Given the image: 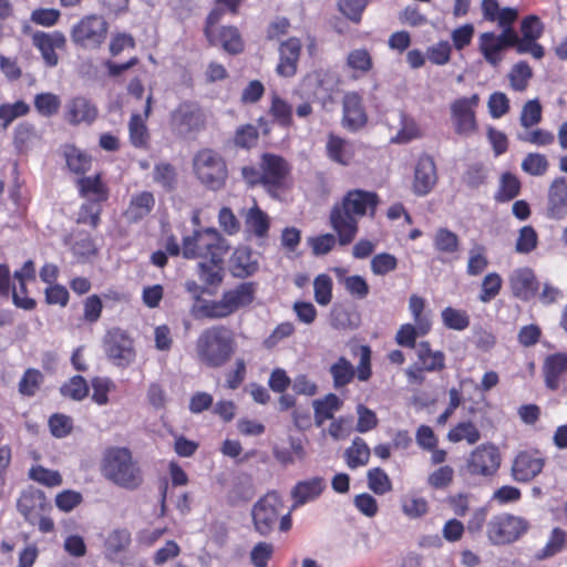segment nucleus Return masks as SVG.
Segmentation results:
<instances>
[{"mask_svg":"<svg viewBox=\"0 0 567 567\" xmlns=\"http://www.w3.org/2000/svg\"><path fill=\"white\" fill-rule=\"evenodd\" d=\"M333 386L340 389L349 384L355 377V369L344 357H340L329 369Z\"/></svg>","mask_w":567,"mask_h":567,"instance_id":"41","label":"nucleus"},{"mask_svg":"<svg viewBox=\"0 0 567 567\" xmlns=\"http://www.w3.org/2000/svg\"><path fill=\"white\" fill-rule=\"evenodd\" d=\"M43 505V495L41 492H25L22 493L18 499V511L24 518L31 523L38 514V508Z\"/></svg>","mask_w":567,"mask_h":567,"instance_id":"42","label":"nucleus"},{"mask_svg":"<svg viewBox=\"0 0 567 567\" xmlns=\"http://www.w3.org/2000/svg\"><path fill=\"white\" fill-rule=\"evenodd\" d=\"M223 260L224 257L219 259L208 258L199 261L198 275L200 280L209 286L219 285L224 278Z\"/></svg>","mask_w":567,"mask_h":567,"instance_id":"37","label":"nucleus"},{"mask_svg":"<svg viewBox=\"0 0 567 567\" xmlns=\"http://www.w3.org/2000/svg\"><path fill=\"white\" fill-rule=\"evenodd\" d=\"M508 287L512 296L523 302L534 299L540 287L535 271L529 267H518L508 275Z\"/></svg>","mask_w":567,"mask_h":567,"instance_id":"17","label":"nucleus"},{"mask_svg":"<svg viewBox=\"0 0 567 567\" xmlns=\"http://www.w3.org/2000/svg\"><path fill=\"white\" fill-rule=\"evenodd\" d=\"M446 437L452 443L466 441L467 444L474 445L481 440V432L472 421H462L447 432Z\"/></svg>","mask_w":567,"mask_h":567,"instance_id":"35","label":"nucleus"},{"mask_svg":"<svg viewBox=\"0 0 567 567\" xmlns=\"http://www.w3.org/2000/svg\"><path fill=\"white\" fill-rule=\"evenodd\" d=\"M488 266L485 247L477 245L470 250L466 272L470 276H480Z\"/></svg>","mask_w":567,"mask_h":567,"instance_id":"53","label":"nucleus"},{"mask_svg":"<svg viewBox=\"0 0 567 567\" xmlns=\"http://www.w3.org/2000/svg\"><path fill=\"white\" fill-rule=\"evenodd\" d=\"M328 156L341 165H348L353 157L352 145L338 136L330 135L327 142Z\"/></svg>","mask_w":567,"mask_h":567,"instance_id":"38","label":"nucleus"},{"mask_svg":"<svg viewBox=\"0 0 567 567\" xmlns=\"http://www.w3.org/2000/svg\"><path fill=\"white\" fill-rule=\"evenodd\" d=\"M78 185L81 196L87 202L101 205L109 197V189L101 181L100 175L82 177L78 181Z\"/></svg>","mask_w":567,"mask_h":567,"instance_id":"30","label":"nucleus"},{"mask_svg":"<svg viewBox=\"0 0 567 567\" xmlns=\"http://www.w3.org/2000/svg\"><path fill=\"white\" fill-rule=\"evenodd\" d=\"M107 35V22L102 16L89 14L74 23L70 30L71 41L84 50L101 47Z\"/></svg>","mask_w":567,"mask_h":567,"instance_id":"10","label":"nucleus"},{"mask_svg":"<svg viewBox=\"0 0 567 567\" xmlns=\"http://www.w3.org/2000/svg\"><path fill=\"white\" fill-rule=\"evenodd\" d=\"M154 205L155 198L151 192L144 190L138 194H134L123 214L124 218L128 223H137L150 215Z\"/></svg>","mask_w":567,"mask_h":567,"instance_id":"28","label":"nucleus"},{"mask_svg":"<svg viewBox=\"0 0 567 567\" xmlns=\"http://www.w3.org/2000/svg\"><path fill=\"white\" fill-rule=\"evenodd\" d=\"M153 179L166 190H171L176 184V172L169 163H158L153 171Z\"/></svg>","mask_w":567,"mask_h":567,"instance_id":"60","label":"nucleus"},{"mask_svg":"<svg viewBox=\"0 0 567 567\" xmlns=\"http://www.w3.org/2000/svg\"><path fill=\"white\" fill-rule=\"evenodd\" d=\"M168 124L176 137L192 138L205 128L206 116L197 102L186 100L171 111Z\"/></svg>","mask_w":567,"mask_h":567,"instance_id":"6","label":"nucleus"},{"mask_svg":"<svg viewBox=\"0 0 567 567\" xmlns=\"http://www.w3.org/2000/svg\"><path fill=\"white\" fill-rule=\"evenodd\" d=\"M506 48L502 44L494 32H483L478 38V50L485 61L496 68L503 60L502 52Z\"/></svg>","mask_w":567,"mask_h":567,"instance_id":"29","label":"nucleus"},{"mask_svg":"<svg viewBox=\"0 0 567 567\" xmlns=\"http://www.w3.org/2000/svg\"><path fill=\"white\" fill-rule=\"evenodd\" d=\"M519 142L536 146H548L555 142V135L550 131L540 127L526 128L516 134Z\"/></svg>","mask_w":567,"mask_h":567,"instance_id":"46","label":"nucleus"},{"mask_svg":"<svg viewBox=\"0 0 567 567\" xmlns=\"http://www.w3.org/2000/svg\"><path fill=\"white\" fill-rule=\"evenodd\" d=\"M437 182L436 166L430 155H421L414 169L413 190L419 196L427 195Z\"/></svg>","mask_w":567,"mask_h":567,"instance_id":"21","label":"nucleus"},{"mask_svg":"<svg viewBox=\"0 0 567 567\" xmlns=\"http://www.w3.org/2000/svg\"><path fill=\"white\" fill-rule=\"evenodd\" d=\"M233 274L244 278L252 275L258 269V262L247 247L237 248L231 256Z\"/></svg>","mask_w":567,"mask_h":567,"instance_id":"32","label":"nucleus"},{"mask_svg":"<svg viewBox=\"0 0 567 567\" xmlns=\"http://www.w3.org/2000/svg\"><path fill=\"white\" fill-rule=\"evenodd\" d=\"M567 374V352H556L545 358L543 375L549 390H557L561 379Z\"/></svg>","mask_w":567,"mask_h":567,"instance_id":"27","label":"nucleus"},{"mask_svg":"<svg viewBox=\"0 0 567 567\" xmlns=\"http://www.w3.org/2000/svg\"><path fill=\"white\" fill-rule=\"evenodd\" d=\"M327 484L323 477L315 476L299 481L291 489L292 506L296 509L307 503L316 501L324 491Z\"/></svg>","mask_w":567,"mask_h":567,"instance_id":"24","label":"nucleus"},{"mask_svg":"<svg viewBox=\"0 0 567 567\" xmlns=\"http://www.w3.org/2000/svg\"><path fill=\"white\" fill-rule=\"evenodd\" d=\"M409 310L414 324L419 327L421 336H426L432 329V320L430 312H425V299L417 295H412L409 300Z\"/></svg>","mask_w":567,"mask_h":567,"instance_id":"34","label":"nucleus"},{"mask_svg":"<svg viewBox=\"0 0 567 567\" xmlns=\"http://www.w3.org/2000/svg\"><path fill=\"white\" fill-rule=\"evenodd\" d=\"M152 112V94L146 99L143 114L133 113L128 121V137L131 144L136 148H147L151 134L146 121Z\"/></svg>","mask_w":567,"mask_h":567,"instance_id":"23","label":"nucleus"},{"mask_svg":"<svg viewBox=\"0 0 567 567\" xmlns=\"http://www.w3.org/2000/svg\"><path fill=\"white\" fill-rule=\"evenodd\" d=\"M235 350L234 333L223 324L204 329L196 340L197 359L209 368L225 365L231 359Z\"/></svg>","mask_w":567,"mask_h":567,"instance_id":"3","label":"nucleus"},{"mask_svg":"<svg viewBox=\"0 0 567 567\" xmlns=\"http://www.w3.org/2000/svg\"><path fill=\"white\" fill-rule=\"evenodd\" d=\"M315 410V423L321 426L324 421L333 419L336 412L342 406V401L333 393L327 394L323 399L312 402Z\"/></svg>","mask_w":567,"mask_h":567,"instance_id":"33","label":"nucleus"},{"mask_svg":"<svg viewBox=\"0 0 567 567\" xmlns=\"http://www.w3.org/2000/svg\"><path fill=\"white\" fill-rule=\"evenodd\" d=\"M131 543V534L126 529H116L110 533L105 540L107 555H117L124 551Z\"/></svg>","mask_w":567,"mask_h":567,"instance_id":"57","label":"nucleus"},{"mask_svg":"<svg viewBox=\"0 0 567 567\" xmlns=\"http://www.w3.org/2000/svg\"><path fill=\"white\" fill-rule=\"evenodd\" d=\"M529 527L528 520L522 516L499 513L487 522L486 536L493 545H509L520 539Z\"/></svg>","mask_w":567,"mask_h":567,"instance_id":"7","label":"nucleus"},{"mask_svg":"<svg viewBox=\"0 0 567 567\" xmlns=\"http://www.w3.org/2000/svg\"><path fill=\"white\" fill-rule=\"evenodd\" d=\"M270 114L275 121L281 126L288 127L292 125V103L285 101L278 95H274L271 99Z\"/></svg>","mask_w":567,"mask_h":567,"instance_id":"49","label":"nucleus"},{"mask_svg":"<svg viewBox=\"0 0 567 567\" xmlns=\"http://www.w3.org/2000/svg\"><path fill=\"white\" fill-rule=\"evenodd\" d=\"M60 391L63 396L74 401H81L86 398L89 385L83 377L74 375L61 386Z\"/></svg>","mask_w":567,"mask_h":567,"instance_id":"54","label":"nucleus"},{"mask_svg":"<svg viewBox=\"0 0 567 567\" xmlns=\"http://www.w3.org/2000/svg\"><path fill=\"white\" fill-rule=\"evenodd\" d=\"M533 76V70L525 61L514 64L508 73L511 87L516 92H523L527 89Z\"/></svg>","mask_w":567,"mask_h":567,"instance_id":"43","label":"nucleus"},{"mask_svg":"<svg viewBox=\"0 0 567 567\" xmlns=\"http://www.w3.org/2000/svg\"><path fill=\"white\" fill-rule=\"evenodd\" d=\"M315 300L320 306H327L332 299V280L326 275H318L313 280Z\"/></svg>","mask_w":567,"mask_h":567,"instance_id":"61","label":"nucleus"},{"mask_svg":"<svg viewBox=\"0 0 567 567\" xmlns=\"http://www.w3.org/2000/svg\"><path fill=\"white\" fill-rule=\"evenodd\" d=\"M502 455L493 443L476 446L466 457L465 470L471 476L491 477L501 466Z\"/></svg>","mask_w":567,"mask_h":567,"instance_id":"11","label":"nucleus"},{"mask_svg":"<svg viewBox=\"0 0 567 567\" xmlns=\"http://www.w3.org/2000/svg\"><path fill=\"white\" fill-rule=\"evenodd\" d=\"M246 226L257 237H264L269 229V219L258 206L251 207L246 215Z\"/></svg>","mask_w":567,"mask_h":567,"instance_id":"50","label":"nucleus"},{"mask_svg":"<svg viewBox=\"0 0 567 567\" xmlns=\"http://www.w3.org/2000/svg\"><path fill=\"white\" fill-rule=\"evenodd\" d=\"M259 166L262 174V186L272 197H278L279 190L285 187L290 173L289 164L279 155L265 153L261 155Z\"/></svg>","mask_w":567,"mask_h":567,"instance_id":"12","label":"nucleus"},{"mask_svg":"<svg viewBox=\"0 0 567 567\" xmlns=\"http://www.w3.org/2000/svg\"><path fill=\"white\" fill-rule=\"evenodd\" d=\"M103 347L107 359L116 367L126 368L135 359L133 340L118 328L107 331Z\"/></svg>","mask_w":567,"mask_h":567,"instance_id":"14","label":"nucleus"},{"mask_svg":"<svg viewBox=\"0 0 567 567\" xmlns=\"http://www.w3.org/2000/svg\"><path fill=\"white\" fill-rule=\"evenodd\" d=\"M549 163L540 153H528L522 162V169L532 176H542L548 169Z\"/></svg>","mask_w":567,"mask_h":567,"instance_id":"59","label":"nucleus"},{"mask_svg":"<svg viewBox=\"0 0 567 567\" xmlns=\"http://www.w3.org/2000/svg\"><path fill=\"white\" fill-rule=\"evenodd\" d=\"M377 195L371 192L354 189L347 193L340 204H336L330 213V223L339 236L341 245L350 244L358 233V220L368 210L373 212Z\"/></svg>","mask_w":567,"mask_h":567,"instance_id":"1","label":"nucleus"},{"mask_svg":"<svg viewBox=\"0 0 567 567\" xmlns=\"http://www.w3.org/2000/svg\"><path fill=\"white\" fill-rule=\"evenodd\" d=\"M30 107L23 101H18L13 104H1L0 105V120L1 130L6 131L8 126L18 117L25 115Z\"/></svg>","mask_w":567,"mask_h":567,"instance_id":"56","label":"nucleus"},{"mask_svg":"<svg viewBox=\"0 0 567 567\" xmlns=\"http://www.w3.org/2000/svg\"><path fill=\"white\" fill-rule=\"evenodd\" d=\"M538 235L530 225L523 226L518 231L515 249L519 254H529L537 248Z\"/></svg>","mask_w":567,"mask_h":567,"instance_id":"55","label":"nucleus"},{"mask_svg":"<svg viewBox=\"0 0 567 567\" xmlns=\"http://www.w3.org/2000/svg\"><path fill=\"white\" fill-rule=\"evenodd\" d=\"M210 44H220L230 54H238L244 50L240 33L235 27H221L215 29V37Z\"/></svg>","mask_w":567,"mask_h":567,"instance_id":"31","label":"nucleus"},{"mask_svg":"<svg viewBox=\"0 0 567 567\" xmlns=\"http://www.w3.org/2000/svg\"><path fill=\"white\" fill-rule=\"evenodd\" d=\"M370 454V449L364 440L357 436L344 452L347 465L352 470L364 466L369 462Z\"/></svg>","mask_w":567,"mask_h":567,"instance_id":"39","label":"nucleus"},{"mask_svg":"<svg viewBox=\"0 0 567 567\" xmlns=\"http://www.w3.org/2000/svg\"><path fill=\"white\" fill-rule=\"evenodd\" d=\"M478 104L480 95L477 93L452 102L451 118L456 134L468 136L477 131L476 107Z\"/></svg>","mask_w":567,"mask_h":567,"instance_id":"13","label":"nucleus"},{"mask_svg":"<svg viewBox=\"0 0 567 567\" xmlns=\"http://www.w3.org/2000/svg\"><path fill=\"white\" fill-rule=\"evenodd\" d=\"M193 167L199 182L212 190L224 187L228 172L225 159L213 150H202L193 158Z\"/></svg>","mask_w":567,"mask_h":567,"instance_id":"8","label":"nucleus"},{"mask_svg":"<svg viewBox=\"0 0 567 567\" xmlns=\"http://www.w3.org/2000/svg\"><path fill=\"white\" fill-rule=\"evenodd\" d=\"M522 184L517 176L506 172L501 177L499 188L495 195V199L505 203L514 199L519 195Z\"/></svg>","mask_w":567,"mask_h":567,"instance_id":"45","label":"nucleus"},{"mask_svg":"<svg viewBox=\"0 0 567 567\" xmlns=\"http://www.w3.org/2000/svg\"><path fill=\"white\" fill-rule=\"evenodd\" d=\"M454 480V470L450 465H442L427 477V484L435 489L449 487Z\"/></svg>","mask_w":567,"mask_h":567,"instance_id":"64","label":"nucleus"},{"mask_svg":"<svg viewBox=\"0 0 567 567\" xmlns=\"http://www.w3.org/2000/svg\"><path fill=\"white\" fill-rule=\"evenodd\" d=\"M101 474L114 485L134 491L143 484V473L127 447L112 446L104 451Z\"/></svg>","mask_w":567,"mask_h":567,"instance_id":"2","label":"nucleus"},{"mask_svg":"<svg viewBox=\"0 0 567 567\" xmlns=\"http://www.w3.org/2000/svg\"><path fill=\"white\" fill-rule=\"evenodd\" d=\"M229 250L227 240L214 228L194 231L183 239L182 254L186 259H219Z\"/></svg>","mask_w":567,"mask_h":567,"instance_id":"5","label":"nucleus"},{"mask_svg":"<svg viewBox=\"0 0 567 567\" xmlns=\"http://www.w3.org/2000/svg\"><path fill=\"white\" fill-rule=\"evenodd\" d=\"M441 319L446 329L455 331H464L471 324V318L466 310L451 306L441 311Z\"/></svg>","mask_w":567,"mask_h":567,"instance_id":"40","label":"nucleus"},{"mask_svg":"<svg viewBox=\"0 0 567 567\" xmlns=\"http://www.w3.org/2000/svg\"><path fill=\"white\" fill-rule=\"evenodd\" d=\"M522 38L519 41L518 53H529L534 59L540 60L545 55V50L537 40L543 35L544 24L540 19L530 14L520 22Z\"/></svg>","mask_w":567,"mask_h":567,"instance_id":"18","label":"nucleus"},{"mask_svg":"<svg viewBox=\"0 0 567 567\" xmlns=\"http://www.w3.org/2000/svg\"><path fill=\"white\" fill-rule=\"evenodd\" d=\"M546 215L555 220L567 217V178L564 176L556 177L548 188Z\"/></svg>","mask_w":567,"mask_h":567,"instance_id":"22","label":"nucleus"},{"mask_svg":"<svg viewBox=\"0 0 567 567\" xmlns=\"http://www.w3.org/2000/svg\"><path fill=\"white\" fill-rule=\"evenodd\" d=\"M502 286L503 279L499 274H487L482 280L478 299L485 303L492 301L499 295Z\"/></svg>","mask_w":567,"mask_h":567,"instance_id":"51","label":"nucleus"},{"mask_svg":"<svg viewBox=\"0 0 567 567\" xmlns=\"http://www.w3.org/2000/svg\"><path fill=\"white\" fill-rule=\"evenodd\" d=\"M255 297V285L243 282L225 291L219 300H205L198 307V313L207 319H224L238 309L250 305Z\"/></svg>","mask_w":567,"mask_h":567,"instance_id":"4","label":"nucleus"},{"mask_svg":"<svg viewBox=\"0 0 567 567\" xmlns=\"http://www.w3.org/2000/svg\"><path fill=\"white\" fill-rule=\"evenodd\" d=\"M417 361L404 370L409 384L422 385L425 373H441L446 369V355L433 350L429 341H421L416 348Z\"/></svg>","mask_w":567,"mask_h":567,"instance_id":"9","label":"nucleus"},{"mask_svg":"<svg viewBox=\"0 0 567 567\" xmlns=\"http://www.w3.org/2000/svg\"><path fill=\"white\" fill-rule=\"evenodd\" d=\"M282 507L281 497L276 492L267 493L254 505L252 520L260 535H268L272 530Z\"/></svg>","mask_w":567,"mask_h":567,"instance_id":"15","label":"nucleus"},{"mask_svg":"<svg viewBox=\"0 0 567 567\" xmlns=\"http://www.w3.org/2000/svg\"><path fill=\"white\" fill-rule=\"evenodd\" d=\"M543 120V107L537 99L527 101L520 111L519 124L526 128L537 126Z\"/></svg>","mask_w":567,"mask_h":567,"instance_id":"47","label":"nucleus"},{"mask_svg":"<svg viewBox=\"0 0 567 567\" xmlns=\"http://www.w3.org/2000/svg\"><path fill=\"white\" fill-rule=\"evenodd\" d=\"M343 126L350 131L361 128L367 122V114L361 96L355 92H348L343 96Z\"/></svg>","mask_w":567,"mask_h":567,"instance_id":"25","label":"nucleus"},{"mask_svg":"<svg viewBox=\"0 0 567 567\" xmlns=\"http://www.w3.org/2000/svg\"><path fill=\"white\" fill-rule=\"evenodd\" d=\"M44 381V377L38 369L25 370L19 381V392L25 396H33Z\"/></svg>","mask_w":567,"mask_h":567,"instance_id":"52","label":"nucleus"},{"mask_svg":"<svg viewBox=\"0 0 567 567\" xmlns=\"http://www.w3.org/2000/svg\"><path fill=\"white\" fill-rule=\"evenodd\" d=\"M334 272L340 284L354 298L363 299L369 293V285L363 277L359 275L347 276V271L342 268H336Z\"/></svg>","mask_w":567,"mask_h":567,"instance_id":"36","label":"nucleus"},{"mask_svg":"<svg viewBox=\"0 0 567 567\" xmlns=\"http://www.w3.org/2000/svg\"><path fill=\"white\" fill-rule=\"evenodd\" d=\"M546 458L538 449L519 451L512 464V476L518 483H528L539 475Z\"/></svg>","mask_w":567,"mask_h":567,"instance_id":"16","label":"nucleus"},{"mask_svg":"<svg viewBox=\"0 0 567 567\" xmlns=\"http://www.w3.org/2000/svg\"><path fill=\"white\" fill-rule=\"evenodd\" d=\"M32 44L41 52L44 63L53 68L59 63L55 51L65 48L66 38L61 31H37L32 34Z\"/></svg>","mask_w":567,"mask_h":567,"instance_id":"19","label":"nucleus"},{"mask_svg":"<svg viewBox=\"0 0 567 567\" xmlns=\"http://www.w3.org/2000/svg\"><path fill=\"white\" fill-rule=\"evenodd\" d=\"M301 52V42L297 38L284 41L279 47V63L276 71L279 75L290 78L297 72V64Z\"/></svg>","mask_w":567,"mask_h":567,"instance_id":"26","label":"nucleus"},{"mask_svg":"<svg viewBox=\"0 0 567 567\" xmlns=\"http://www.w3.org/2000/svg\"><path fill=\"white\" fill-rule=\"evenodd\" d=\"M96 105L85 96H74L64 105V120L70 125H91L97 117Z\"/></svg>","mask_w":567,"mask_h":567,"instance_id":"20","label":"nucleus"},{"mask_svg":"<svg viewBox=\"0 0 567 567\" xmlns=\"http://www.w3.org/2000/svg\"><path fill=\"white\" fill-rule=\"evenodd\" d=\"M347 66L355 73H365L372 68V59L367 50L355 49L348 54Z\"/></svg>","mask_w":567,"mask_h":567,"instance_id":"62","label":"nucleus"},{"mask_svg":"<svg viewBox=\"0 0 567 567\" xmlns=\"http://www.w3.org/2000/svg\"><path fill=\"white\" fill-rule=\"evenodd\" d=\"M433 245L439 252L451 255L458 251L460 239L454 231L441 227L435 231Z\"/></svg>","mask_w":567,"mask_h":567,"instance_id":"44","label":"nucleus"},{"mask_svg":"<svg viewBox=\"0 0 567 567\" xmlns=\"http://www.w3.org/2000/svg\"><path fill=\"white\" fill-rule=\"evenodd\" d=\"M420 135L421 133L416 122L412 117L402 114L401 127L398 131L396 135L392 137V143H409L412 140L420 137Z\"/></svg>","mask_w":567,"mask_h":567,"instance_id":"58","label":"nucleus"},{"mask_svg":"<svg viewBox=\"0 0 567 567\" xmlns=\"http://www.w3.org/2000/svg\"><path fill=\"white\" fill-rule=\"evenodd\" d=\"M567 546V533L560 527H554L547 543L543 547L539 558L554 557L561 553Z\"/></svg>","mask_w":567,"mask_h":567,"instance_id":"48","label":"nucleus"},{"mask_svg":"<svg viewBox=\"0 0 567 567\" xmlns=\"http://www.w3.org/2000/svg\"><path fill=\"white\" fill-rule=\"evenodd\" d=\"M487 109L491 117L501 118L511 110V101L504 92H493L487 101Z\"/></svg>","mask_w":567,"mask_h":567,"instance_id":"63","label":"nucleus"}]
</instances>
